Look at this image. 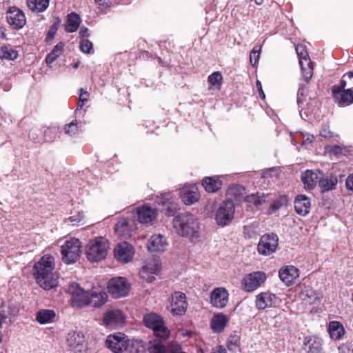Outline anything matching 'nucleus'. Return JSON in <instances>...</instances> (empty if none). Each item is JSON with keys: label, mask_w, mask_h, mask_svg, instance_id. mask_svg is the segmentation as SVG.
Segmentation results:
<instances>
[{"label": "nucleus", "mask_w": 353, "mask_h": 353, "mask_svg": "<svg viewBox=\"0 0 353 353\" xmlns=\"http://www.w3.org/2000/svg\"><path fill=\"white\" fill-rule=\"evenodd\" d=\"M6 18L8 23L15 29L23 28L26 23L23 12L16 7L10 8L7 12Z\"/></svg>", "instance_id": "nucleus-16"}, {"label": "nucleus", "mask_w": 353, "mask_h": 353, "mask_svg": "<svg viewBox=\"0 0 353 353\" xmlns=\"http://www.w3.org/2000/svg\"><path fill=\"white\" fill-rule=\"evenodd\" d=\"M212 353H227L226 350L221 346H216L212 349Z\"/></svg>", "instance_id": "nucleus-60"}, {"label": "nucleus", "mask_w": 353, "mask_h": 353, "mask_svg": "<svg viewBox=\"0 0 353 353\" xmlns=\"http://www.w3.org/2000/svg\"><path fill=\"white\" fill-rule=\"evenodd\" d=\"M108 290L114 298L125 296L130 290V284L125 278L115 277L108 282Z\"/></svg>", "instance_id": "nucleus-9"}, {"label": "nucleus", "mask_w": 353, "mask_h": 353, "mask_svg": "<svg viewBox=\"0 0 353 353\" xmlns=\"http://www.w3.org/2000/svg\"><path fill=\"white\" fill-rule=\"evenodd\" d=\"M279 176V171L276 168H270L263 173L264 177H277Z\"/></svg>", "instance_id": "nucleus-54"}, {"label": "nucleus", "mask_w": 353, "mask_h": 353, "mask_svg": "<svg viewBox=\"0 0 353 353\" xmlns=\"http://www.w3.org/2000/svg\"><path fill=\"white\" fill-rule=\"evenodd\" d=\"M110 248L108 241L102 236L89 241L85 247L88 259L92 262L100 261L105 258Z\"/></svg>", "instance_id": "nucleus-4"}, {"label": "nucleus", "mask_w": 353, "mask_h": 353, "mask_svg": "<svg viewBox=\"0 0 353 353\" xmlns=\"http://www.w3.org/2000/svg\"><path fill=\"white\" fill-rule=\"evenodd\" d=\"M4 39H6V29L0 27V42Z\"/></svg>", "instance_id": "nucleus-62"}, {"label": "nucleus", "mask_w": 353, "mask_h": 353, "mask_svg": "<svg viewBox=\"0 0 353 353\" xmlns=\"http://www.w3.org/2000/svg\"><path fill=\"white\" fill-rule=\"evenodd\" d=\"M239 341V338L237 336H230L228 339V347L231 349V346L236 347Z\"/></svg>", "instance_id": "nucleus-55"}, {"label": "nucleus", "mask_w": 353, "mask_h": 353, "mask_svg": "<svg viewBox=\"0 0 353 353\" xmlns=\"http://www.w3.org/2000/svg\"><path fill=\"white\" fill-rule=\"evenodd\" d=\"M345 186L348 190H353V173L346 179Z\"/></svg>", "instance_id": "nucleus-56"}, {"label": "nucleus", "mask_w": 353, "mask_h": 353, "mask_svg": "<svg viewBox=\"0 0 353 353\" xmlns=\"http://www.w3.org/2000/svg\"><path fill=\"white\" fill-rule=\"evenodd\" d=\"M134 253L133 246L125 241L118 243L114 249V258L117 261L122 263L130 262Z\"/></svg>", "instance_id": "nucleus-11"}, {"label": "nucleus", "mask_w": 353, "mask_h": 353, "mask_svg": "<svg viewBox=\"0 0 353 353\" xmlns=\"http://www.w3.org/2000/svg\"><path fill=\"white\" fill-rule=\"evenodd\" d=\"M89 30L86 28H81L79 31V34L81 37H87L89 35Z\"/></svg>", "instance_id": "nucleus-61"}, {"label": "nucleus", "mask_w": 353, "mask_h": 353, "mask_svg": "<svg viewBox=\"0 0 353 353\" xmlns=\"http://www.w3.org/2000/svg\"><path fill=\"white\" fill-rule=\"evenodd\" d=\"M329 333L332 339L339 340L344 334L343 327L339 322L332 321L329 324Z\"/></svg>", "instance_id": "nucleus-36"}, {"label": "nucleus", "mask_w": 353, "mask_h": 353, "mask_svg": "<svg viewBox=\"0 0 353 353\" xmlns=\"http://www.w3.org/2000/svg\"><path fill=\"white\" fill-rule=\"evenodd\" d=\"M165 353H185L181 351L180 345L176 343H171L165 347Z\"/></svg>", "instance_id": "nucleus-50"}, {"label": "nucleus", "mask_w": 353, "mask_h": 353, "mask_svg": "<svg viewBox=\"0 0 353 353\" xmlns=\"http://www.w3.org/2000/svg\"><path fill=\"white\" fill-rule=\"evenodd\" d=\"M228 292L225 288H215L211 293L210 303L217 308L224 307L228 302Z\"/></svg>", "instance_id": "nucleus-23"}, {"label": "nucleus", "mask_w": 353, "mask_h": 353, "mask_svg": "<svg viewBox=\"0 0 353 353\" xmlns=\"http://www.w3.org/2000/svg\"><path fill=\"white\" fill-rule=\"evenodd\" d=\"M266 280L264 272L258 271L246 275L243 279V289L246 292H252L256 290Z\"/></svg>", "instance_id": "nucleus-12"}, {"label": "nucleus", "mask_w": 353, "mask_h": 353, "mask_svg": "<svg viewBox=\"0 0 353 353\" xmlns=\"http://www.w3.org/2000/svg\"><path fill=\"white\" fill-rule=\"evenodd\" d=\"M50 0H26L28 9L34 13L44 12L49 6Z\"/></svg>", "instance_id": "nucleus-32"}, {"label": "nucleus", "mask_w": 353, "mask_h": 353, "mask_svg": "<svg viewBox=\"0 0 353 353\" xmlns=\"http://www.w3.org/2000/svg\"><path fill=\"white\" fill-rule=\"evenodd\" d=\"M320 135L325 139H331L334 137H338L334 132L330 130V125L328 123L323 124L320 130Z\"/></svg>", "instance_id": "nucleus-48"}, {"label": "nucleus", "mask_w": 353, "mask_h": 353, "mask_svg": "<svg viewBox=\"0 0 353 353\" xmlns=\"http://www.w3.org/2000/svg\"><path fill=\"white\" fill-rule=\"evenodd\" d=\"M338 180L336 177L330 176L323 177L321 176L319 179V185L324 191H329L335 188Z\"/></svg>", "instance_id": "nucleus-35"}, {"label": "nucleus", "mask_w": 353, "mask_h": 353, "mask_svg": "<svg viewBox=\"0 0 353 353\" xmlns=\"http://www.w3.org/2000/svg\"><path fill=\"white\" fill-rule=\"evenodd\" d=\"M17 57V51L8 46H3L0 48V58L13 60Z\"/></svg>", "instance_id": "nucleus-42"}, {"label": "nucleus", "mask_w": 353, "mask_h": 353, "mask_svg": "<svg viewBox=\"0 0 353 353\" xmlns=\"http://www.w3.org/2000/svg\"><path fill=\"white\" fill-rule=\"evenodd\" d=\"M322 345L323 341L320 338L315 336H308L304 339L303 349L306 353H321Z\"/></svg>", "instance_id": "nucleus-25"}, {"label": "nucleus", "mask_w": 353, "mask_h": 353, "mask_svg": "<svg viewBox=\"0 0 353 353\" xmlns=\"http://www.w3.org/2000/svg\"><path fill=\"white\" fill-rule=\"evenodd\" d=\"M310 200L306 196L300 194L295 199L294 208L299 214L301 216L307 215L310 212Z\"/></svg>", "instance_id": "nucleus-29"}, {"label": "nucleus", "mask_w": 353, "mask_h": 353, "mask_svg": "<svg viewBox=\"0 0 353 353\" xmlns=\"http://www.w3.org/2000/svg\"><path fill=\"white\" fill-rule=\"evenodd\" d=\"M173 226L178 234L191 239L199 237L200 224L198 219L191 214L182 213L173 219Z\"/></svg>", "instance_id": "nucleus-2"}, {"label": "nucleus", "mask_w": 353, "mask_h": 353, "mask_svg": "<svg viewBox=\"0 0 353 353\" xmlns=\"http://www.w3.org/2000/svg\"><path fill=\"white\" fill-rule=\"evenodd\" d=\"M281 204L279 201H274L268 210V213L272 214L276 210H279L281 208Z\"/></svg>", "instance_id": "nucleus-57"}, {"label": "nucleus", "mask_w": 353, "mask_h": 353, "mask_svg": "<svg viewBox=\"0 0 353 353\" xmlns=\"http://www.w3.org/2000/svg\"><path fill=\"white\" fill-rule=\"evenodd\" d=\"M301 298L306 303L314 304L319 301V299L314 291L306 289L301 293Z\"/></svg>", "instance_id": "nucleus-41"}, {"label": "nucleus", "mask_w": 353, "mask_h": 353, "mask_svg": "<svg viewBox=\"0 0 353 353\" xmlns=\"http://www.w3.org/2000/svg\"><path fill=\"white\" fill-rule=\"evenodd\" d=\"M202 184L207 192H215L221 188L222 182L218 176L205 177Z\"/></svg>", "instance_id": "nucleus-33"}, {"label": "nucleus", "mask_w": 353, "mask_h": 353, "mask_svg": "<svg viewBox=\"0 0 353 353\" xmlns=\"http://www.w3.org/2000/svg\"><path fill=\"white\" fill-rule=\"evenodd\" d=\"M268 196V194L265 195L264 193L246 195L244 187L239 185H234L228 189L226 201H231L233 203H236V204L246 201L253 203L255 206H259L265 201V199Z\"/></svg>", "instance_id": "nucleus-3"}, {"label": "nucleus", "mask_w": 353, "mask_h": 353, "mask_svg": "<svg viewBox=\"0 0 353 353\" xmlns=\"http://www.w3.org/2000/svg\"><path fill=\"white\" fill-rule=\"evenodd\" d=\"M168 246L166 238L161 234H154L148 240V248L152 252H164Z\"/></svg>", "instance_id": "nucleus-21"}, {"label": "nucleus", "mask_w": 353, "mask_h": 353, "mask_svg": "<svg viewBox=\"0 0 353 353\" xmlns=\"http://www.w3.org/2000/svg\"><path fill=\"white\" fill-rule=\"evenodd\" d=\"M323 176V173L319 170H306L302 174L301 179L305 188L312 190L316 187L319 179Z\"/></svg>", "instance_id": "nucleus-26"}, {"label": "nucleus", "mask_w": 353, "mask_h": 353, "mask_svg": "<svg viewBox=\"0 0 353 353\" xmlns=\"http://www.w3.org/2000/svg\"><path fill=\"white\" fill-rule=\"evenodd\" d=\"M6 317L4 315L0 314V330L2 328V324Z\"/></svg>", "instance_id": "nucleus-64"}, {"label": "nucleus", "mask_w": 353, "mask_h": 353, "mask_svg": "<svg viewBox=\"0 0 353 353\" xmlns=\"http://www.w3.org/2000/svg\"><path fill=\"white\" fill-rule=\"evenodd\" d=\"M180 197L187 205L197 202L199 199V193L194 185H186L180 190Z\"/></svg>", "instance_id": "nucleus-18"}, {"label": "nucleus", "mask_w": 353, "mask_h": 353, "mask_svg": "<svg viewBox=\"0 0 353 353\" xmlns=\"http://www.w3.org/2000/svg\"><path fill=\"white\" fill-rule=\"evenodd\" d=\"M185 294L181 292H175L171 297V302L169 305L170 312L174 315H182L187 309Z\"/></svg>", "instance_id": "nucleus-14"}, {"label": "nucleus", "mask_w": 353, "mask_h": 353, "mask_svg": "<svg viewBox=\"0 0 353 353\" xmlns=\"http://www.w3.org/2000/svg\"><path fill=\"white\" fill-rule=\"evenodd\" d=\"M314 140V137L312 134H307L306 135V137L304 138V140L303 141V143L302 144L304 145H307L311 143H312V141Z\"/></svg>", "instance_id": "nucleus-58"}, {"label": "nucleus", "mask_w": 353, "mask_h": 353, "mask_svg": "<svg viewBox=\"0 0 353 353\" xmlns=\"http://www.w3.org/2000/svg\"><path fill=\"white\" fill-rule=\"evenodd\" d=\"M161 203L169 216L174 215V212L178 210L176 199L171 193L162 194Z\"/></svg>", "instance_id": "nucleus-30"}, {"label": "nucleus", "mask_w": 353, "mask_h": 353, "mask_svg": "<svg viewBox=\"0 0 353 353\" xmlns=\"http://www.w3.org/2000/svg\"><path fill=\"white\" fill-rule=\"evenodd\" d=\"M80 18L78 14L75 13H71L68 15L66 24H65V30L68 32H75L80 24Z\"/></svg>", "instance_id": "nucleus-37"}, {"label": "nucleus", "mask_w": 353, "mask_h": 353, "mask_svg": "<svg viewBox=\"0 0 353 353\" xmlns=\"http://www.w3.org/2000/svg\"><path fill=\"white\" fill-rule=\"evenodd\" d=\"M345 77H348L347 73L343 77V79L341 80V81H340L339 85H335L333 86V88L332 89V94H334V91H335V92H337V91L338 92H341V91H343V90H346L345 89V88L346 86V81L345 80Z\"/></svg>", "instance_id": "nucleus-52"}, {"label": "nucleus", "mask_w": 353, "mask_h": 353, "mask_svg": "<svg viewBox=\"0 0 353 353\" xmlns=\"http://www.w3.org/2000/svg\"><path fill=\"white\" fill-rule=\"evenodd\" d=\"M84 336L80 332H70L67 336V345L74 353L81 352L84 349Z\"/></svg>", "instance_id": "nucleus-20"}, {"label": "nucleus", "mask_w": 353, "mask_h": 353, "mask_svg": "<svg viewBox=\"0 0 353 353\" xmlns=\"http://www.w3.org/2000/svg\"><path fill=\"white\" fill-rule=\"evenodd\" d=\"M296 51L299 57L300 66H304V65L306 66H310L312 62L305 49V47L301 45H299L296 48Z\"/></svg>", "instance_id": "nucleus-38"}, {"label": "nucleus", "mask_w": 353, "mask_h": 353, "mask_svg": "<svg viewBox=\"0 0 353 353\" xmlns=\"http://www.w3.org/2000/svg\"><path fill=\"white\" fill-rule=\"evenodd\" d=\"M223 77L220 72H214L208 77L210 90H219L222 84Z\"/></svg>", "instance_id": "nucleus-39"}, {"label": "nucleus", "mask_w": 353, "mask_h": 353, "mask_svg": "<svg viewBox=\"0 0 353 353\" xmlns=\"http://www.w3.org/2000/svg\"><path fill=\"white\" fill-rule=\"evenodd\" d=\"M235 204L231 201L223 202L215 212V221L220 226L228 225L234 219Z\"/></svg>", "instance_id": "nucleus-7"}, {"label": "nucleus", "mask_w": 353, "mask_h": 353, "mask_svg": "<svg viewBox=\"0 0 353 353\" xmlns=\"http://www.w3.org/2000/svg\"><path fill=\"white\" fill-rule=\"evenodd\" d=\"M65 133L69 136H74L79 132V126L77 120L71 121L64 127Z\"/></svg>", "instance_id": "nucleus-45"}, {"label": "nucleus", "mask_w": 353, "mask_h": 353, "mask_svg": "<svg viewBox=\"0 0 353 353\" xmlns=\"http://www.w3.org/2000/svg\"><path fill=\"white\" fill-rule=\"evenodd\" d=\"M301 74L306 82H308L313 75V68H301Z\"/></svg>", "instance_id": "nucleus-51"}, {"label": "nucleus", "mask_w": 353, "mask_h": 353, "mask_svg": "<svg viewBox=\"0 0 353 353\" xmlns=\"http://www.w3.org/2000/svg\"><path fill=\"white\" fill-rule=\"evenodd\" d=\"M81 242L78 239L70 237L61 245V253L64 263L70 264L76 262L81 254Z\"/></svg>", "instance_id": "nucleus-5"}, {"label": "nucleus", "mask_w": 353, "mask_h": 353, "mask_svg": "<svg viewBox=\"0 0 353 353\" xmlns=\"http://www.w3.org/2000/svg\"><path fill=\"white\" fill-rule=\"evenodd\" d=\"M125 321V316L119 309L108 310L103 316V322L109 328H117Z\"/></svg>", "instance_id": "nucleus-13"}, {"label": "nucleus", "mask_w": 353, "mask_h": 353, "mask_svg": "<svg viewBox=\"0 0 353 353\" xmlns=\"http://www.w3.org/2000/svg\"><path fill=\"white\" fill-rule=\"evenodd\" d=\"M145 325L153 330L154 334L159 338L166 339L170 335V331L164 325L161 317L156 314H148L144 316Z\"/></svg>", "instance_id": "nucleus-8"}, {"label": "nucleus", "mask_w": 353, "mask_h": 353, "mask_svg": "<svg viewBox=\"0 0 353 353\" xmlns=\"http://www.w3.org/2000/svg\"><path fill=\"white\" fill-rule=\"evenodd\" d=\"M83 219H84V215L83 213H80V212L78 213L77 214L71 216L69 218L70 221L73 223L74 224L82 223Z\"/></svg>", "instance_id": "nucleus-53"}, {"label": "nucleus", "mask_w": 353, "mask_h": 353, "mask_svg": "<svg viewBox=\"0 0 353 353\" xmlns=\"http://www.w3.org/2000/svg\"><path fill=\"white\" fill-rule=\"evenodd\" d=\"M334 101L339 106H347L353 103V90L347 89L341 92L334 91L332 94Z\"/></svg>", "instance_id": "nucleus-27"}, {"label": "nucleus", "mask_w": 353, "mask_h": 353, "mask_svg": "<svg viewBox=\"0 0 353 353\" xmlns=\"http://www.w3.org/2000/svg\"><path fill=\"white\" fill-rule=\"evenodd\" d=\"M279 239L276 234H264L258 243V252L265 256L270 255L276 250Z\"/></svg>", "instance_id": "nucleus-10"}, {"label": "nucleus", "mask_w": 353, "mask_h": 353, "mask_svg": "<svg viewBox=\"0 0 353 353\" xmlns=\"http://www.w3.org/2000/svg\"><path fill=\"white\" fill-rule=\"evenodd\" d=\"M55 261L53 256L46 254L35 263L33 274L41 288L48 290L58 284V275L54 271Z\"/></svg>", "instance_id": "nucleus-1"}, {"label": "nucleus", "mask_w": 353, "mask_h": 353, "mask_svg": "<svg viewBox=\"0 0 353 353\" xmlns=\"http://www.w3.org/2000/svg\"><path fill=\"white\" fill-rule=\"evenodd\" d=\"M106 343L108 348L114 353L125 350L128 345L126 336L122 333L110 335L106 339Z\"/></svg>", "instance_id": "nucleus-15"}, {"label": "nucleus", "mask_w": 353, "mask_h": 353, "mask_svg": "<svg viewBox=\"0 0 353 353\" xmlns=\"http://www.w3.org/2000/svg\"><path fill=\"white\" fill-rule=\"evenodd\" d=\"M68 292L71 296V305L74 307H84L91 301L90 293L81 288L78 283L70 284L68 288Z\"/></svg>", "instance_id": "nucleus-6"}, {"label": "nucleus", "mask_w": 353, "mask_h": 353, "mask_svg": "<svg viewBox=\"0 0 353 353\" xmlns=\"http://www.w3.org/2000/svg\"><path fill=\"white\" fill-rule=\"evenodd\" d=\"M261 47L260 46H255L251 51L250 56V61L252 66H255L259 63L258 61L260 57Z\"/></svg>", "instance_id": "nucleus-46"}, {"label": "nucleus", "mask_w": 353, "mask_h": 353, "mask_svg": "<svg viewBox=\"0 0 353 353\" xmlns=\"http://www.w3.org/2000/svg\"><path fill=\"white\" fill-rule=\"evenodd\" d=\"M94 1L100 6L109 7L110 5V0H94Z\"/></svg>", "instance_id": "nucleus-59"}, {"label": "nucleus", "mask_w": 353, "mask_h": 353, "mask_svg": "<svg viewBox=\"0 0 353 353\" xmlns=\"http://www.w3.org/2000/svg\"><path fill=\"white\" fill-rule=\"evenodd\" d=\"M161 270V263L157 260H151L141 268L140 271L141 276L148 282H152Z\"/></svg>", "instance_id": "nucleus-19"}, {"label": "nucleus", "mask_w": 353, "mask_h": 353, "mask_svg": "<svg viewBox=\"0 0 353 353\" xmlns=\"http://www.w3.org/2000/svg\"><path fill=\"white\" fill-rule=\"evenodd\" d=\"M63 44H58V45H57L54 48L50 54H48V55L47 56V57L46 59V63H48V64H50L57 57H59L61 54V52H62V50H63Z\"/></svg>", "instance_id": "nucleus-43"}, {"label": "nucleus", "mask_w": 353, "mask_h": 353, "mask_svg": "<svg viewBox=\"0 0 353 353\" xmlns=\"http://www.w3.org/2000/svg\"><path fill=\"white\" fill-rule=\"evenodd\" d=\"M228 321V317L222 313L214 314L210 321L211 328L214 332H221L224 330Z\"/></svg>", "instance_id": "nucleus-31"}, {"label": "nucleus", "mask_w": 353, "mask_h": 353, "mask_svg": "<svg viewBox=\"0 0 353 353\" xmlns=\"http://www.w3.org/2000/svg\"><path fill=\"white\" fill-rule=\"evenodd\" d=\"M276 299V296L272 293L261 292L256 296V306L259 310L272 307L275 303Z\"/></svg>", "instance_id": "nucleus-28"}, {"label": "nucleus", "mask_w": 353, "mask_h": 353, "mask_svg": "<svg viewBox=\"0 0 353 353\" xmlns=\"http://www.w3.org/2000/svg\"><path fill=\"white\" fill-rule=\"evenodd\" d=\"M135 229L134 223L128 219H122L114 226L115 232L123 238H129Z\"/></svg>", "instance_id": "nucleus-24"}, {"label": "nucleus", "mask_w": 353, "mask_h": 353, "mask_svg": "<svg viewBox=\"0 0 353 353\" xmlns=\"http://www.w3.org/2000/svg\"><path fill=\"white\" fill-rule=\"evenodd\" d=\"M256 87H257V89H258V91H263V88H262V85H261V83L259 80H257L256 81Z\"/></svg>", "instance_id": "nucleus-63"}, {"label": "nucleus", "mask_w": 353, "mask_h": 353, "mask_svg": "<svg viewBox=\"0 0 353 353\" xmlns=\"http://www.w3.org/2000/svg\"><path fill=\"white\" fill-rule=\"evenodd\" d=\"M56 316L55 312L52 310H41L36 316L37 321L40 324H47L52 322Z\"/></svg>", "instance_id": "nucleus-34"}, {"label": "nucleus", "mask_w": 353, "mask_h": 353, "mask_svg": "<svg viewBox=\"0 0 353 353\" xmlns=\"http://www.w3.org/2000/svg\"><path fill=\"white\" fill-rule=\"evenodd\" d=\"M91 301L95 307H100L105 303L107 299V294L103 291H92L90 294Z\"/></svg>", "instance_id": "nucleus-40"}, {"label": "nucleus", "mask_w": 353, "mask_h": 353, "mask_svg": "<svg viewBox=\"0 0 353 353\" xmlns=\"http://www.w3.org/2000/svg\"><path fill=\"white\" fill-rule=\"evenodd\" d=\"M137 220L141 223H150L153 221L158 215L157 210L148 205H143L136 209Z\"/></svg>", "instance_id": "nucleus-17"}, {"label": "nucleus", "mask_w": 353, "mask_h": 353, "mask_svg": "<svg viewBox=\"0 0 353 353\" xmlns=\"http://www.w3.org/2000/svg\"><path fill=\"white\" fill-rule=\"evenodd\" d=\"M80 94H79V101L78 103V107L77 110L81 109L83 106L85 104L86 102L88 101L89 98V93L83 90V89L80 90Z\"/></svg>", "instance_id": "nucleus-49"}, {"label": "nucleus", "mask_w": 353, "mask_h": 353, "mask_svg": "<svg viewBox=\"0 0 353 353\" xmlns=\"http://www.w3.org/2000/svg\"><path fill=\"white\" fill-rule=\"evenodd\" d=\"M281 280L287 285H291L299 277V270L292 265L282 268L279 272Z\"/></svg>", "instance_id": "nucleus-22"}, {"label": "nucleus", "mask_w": 353, "mask_h": 353, "mask_svg": "<svg viewBox=\"0 0 353 353\" xmlns=\"http://www.w3.org/2000/svg\"><path fill=\"white\" fill-rule=\"evenodd\" d=\"M148 351L150 353H165V346L161 341H155L150 343Z\"/></svg>", "instance_id": "nucleus-44"}, {"label": "nucleus", "mask_w": 353, "mask_h": 353, "mask_svg": "<svg viewBox=\"0 0 353 353\" xmlns=\"http://www.w3.org/2000/svg\"><path fill=\"white\" fill-rule=\"evenodd\" d=\"M80 50L83 53H91L93 50L92 43L88 39H82L80 41Z\"/></svg>", "instance_id": "nucleus-47"}]
</instances>
